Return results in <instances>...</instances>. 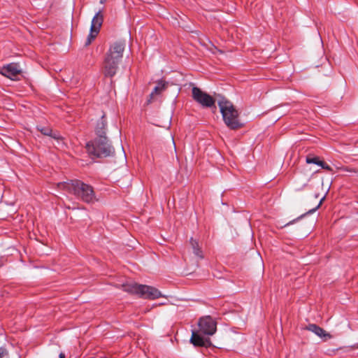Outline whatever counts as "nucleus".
<instances>
[{
    "instance_id": "17",
    "label": "nucleus",
    "mask_w": 358,
    "mask_h": 358,
    "mask_svg": "<svg viewBox=\"0 0 358 358\" xmlns=\"http://www.w3.org/2000/svg\"><path fill=\"white\" fill-rule=\"evenodd\" d=\"M166 88V83L159 81L157 85L154 87L152 92L150 93V98L152 99L155 94H159L162 92Z\"/></svg>"
},
{
    "instance_id": "2",
    "label": "nucleus",
    "mask_w": 358,
    "mask_h": 358,
    "mask_svg": "<svg viewBox=\"0 0 358 358\" xmlns=\"http://www.w3.org/2000/svg\"><path fill=\"white\" fill-rule=\"evenodd\" d=\"M124 50V44L121 42H116L110 46L103 64L105 76L111 78L116 74Z\"/></svg>"
},
{
    "instance_id": "7",
    "label": "nucleus",
    "mask_w": 358,
    "mask_h": 358,
    "mask_svg": "<svg viewBox=\"0 0 358 358\" xmlns=\"http://www.w3.org/2000/svg\"><path fill=\"white\" fill-rule=\"evenodd\" d=\"M198 325L199 331L205 335L212 336L217 330V322L211 316L207 315L199 319Z\"/></svg>"
},
{
    "instance_id": "21",
    "label": "nucleus",
    "mask_w": 358,
    "mask_h": 358,
    "mask_svg": "<svg viewBox=\"0 0 358 358\" xmlns=\"http://www.w3.org/2000/svg\"><path fill=\"white\" fill-rule=\"evenodd\" d=\"M106 1H107V0H100L99 1L101 4H104Z\"/></svg>"
},
{
    "instance_id": "20",
    "label": "nucleus",
    "mask_w": 358,
    "mask_h": 358,
    "mask_svg": "<svg viewBox=\"0 0 358 358\" xmlns=\"http://www.w3.org/2000/svg\"><path fill=\"white\" fill-rule=\"evenodd\" d=\"M59 358H65V355L63 352H61L59 355Z\"/></svg>"
},
{
    "instance_id": "8",
    "label": "nucleus",
    "mask_w": 358,
    "mask_h": 358,
    "mask_svg": "<svg viewBox=\"0 0 358 358\" xmlns=\"http://www.w3.org/2000/svg\"><path fill=\"white\" fill-rule=\"evenodd\" d=\"M21 72L20 66L16 63L8 64L0 69V73L12 80H17V77Z\"/></svg>"
},
{
    "instance_id": "18",
    "label": "nucleus",
    "mask_w": 358,
    "mask_h": 358,
    "mask_svg": "<svg viewBox=\"0 0 358 358\" xmlns=\"http://www.w3.org/2000/svg\"><path fill=\"white\" fill-rule=\"evenodd\" d=\"M98 34H99V31L97 30H94L92 29H90V31L87 36V38L85 43V45L87 46L90 44H91V43L92 42V41L94 40V38H96V36H97Z\"/></svg>"
},
{
    "instance_id": "6",
    "label": "nucleus",
    "mask_w": 358,
    "mask_h": 358,
    "mask_svg": "<svg viewBox=\"0 0 358 358\" xmlns=\"http://www.w3.org/2000/svg\"><path fill=\"white\" fill-rule=\"evenodd\" d=\"M193 99L203 107L210 108L215 106V99L200 88L194 87L192 90Z\"/></svg>"
},
{
    "instance_id": "11",
    "label": "nucleus",
    "mask_w": 358,
    "mask_h": 358,
    "mask_svg": "<svg viewBox=\"0 0 358 358\" xmlns=\"http://www.w3.org/2000/svg\"><path fill=\"white\" fill-rule=\"evenodd\" d=\"M37 129L40 131L43 135L51 136L54 139L57 140L59 144L60 141H62L59 134L57 133H52V129L49 127L38 126Z\"/></svg>"
},
{
    "instance_id": "19",
    "label": "nucleus",
    "mask_w": 358,
    "mask_h": 358,
    "mask_svg": "<svg viewBox=\"0 0 358 358\" xmlns=\"http://www.w3.org/2000/svg\"><path fill=\"white\" fill-rule=\"evenodd\" d=\"M0 358H8V351L2 347H0Z\"/></svg>"
},
{
    "instance_id": "3",
    "label": "nucleus",
    "mask_w": 358,
    "mask_h": 358,
    "mask_svg": "<svg viewBox=\"0 0 358 358\" xmlns=\"http://www.w3.org/2000/svg\"><path fill=\"white\" fill-rule=\"evenodd\" d=\"M225 124L231 129H236L242 127L239 120L238 111L235 108L233 103L221 97L217 101Z\"/></svg>"
},
{
    "instance_id": "9",
    "label": "nucleus",
    "mask_w": 358,
    "mask_h": 358,
    "mask_svg": "<svg viewBox=\"0 0 358 358\" xmlns=\"http://www.w3.org/2000/svg\"><path fill=\"white\" fill-rule=\"evenodd\" d=\"M190 342L194 345V346H199V347H208L210 345V341L208 338H204L199 334H198L196 332L193 331Z\"/></svg>"
},
{
    "instance_id": "12",
    "label": "nucleus",
    "mask_w": 358,
    "mask_h": 358,
    "mask_svg": "<svg viewBox=\"0 0 358 358\" xmlns=\"http://www.w3.org/2000/svg\"><path fill=\"white\" fill-rule=\"evenodd\" d=\"M103 17L101 14V10H99L92 20L91 27L94 30H97L99 32L100 27L103 23Z\"/></svg>"
},
{
    "instance_id": "15",
    "label": "nucleus",
    "mask_w": 358,
    "mask_h": 358,
    "mask_svg": "<svg viewBox=\"0 0 358 358\" xmlns=\"http://www.w3.org/2000/svg\"><path fill=\"white\" fill-rule=\"evenodd\" d=\"M190 243L192 245L194 254L196 257H198L199 258L203 259V254H202V251L199 248L198 242L196 240H194L192 238H191Z\"/></svg>"
},
{
    "instance_id": "16",
    "label": "nucleus",
    "mask_w": 358,
    "mask_h": 358,
    "mask_svg": "<svg viewBox=\"0 0 358 358\" xmlns=\"http://www.w3.org/2000/svg\"><path fill=\"white\" fill-rule=\"evenodd\" d=\"M324 199V196L320 199L319 203L315 208L309 210L306 213L301 215V216L297 217L296 220H293L292 221L287 222V224H285V227L289 226V225L293 224L296 220H300L301 218L303 217L306 214H313V213H315L320 208V206H321Z\"/></svg>"
},
{
    "instance_id": "10",
    "label": "nucleus",
    "mask_w": 358,
    "mask_h": 358,
    "mask_svg": "<svg viewBox=\"0 0 358 358\" xmlns=\"http://www.w3.org/2000/svg\"><path fill=\"white\" fill-rule=\"evenodd\" d=\"M106 125L107 122L105 119V115H103L101 117V119L97 122L96 128H95V132L96 134V138H102V137H106Z\"/></svg>"
},
{
    "instance_id": "4",
    "label": "nucleus",
    "mask_w": 358,
    "mask_h": 358,
    "mask_svg": "<svg viewBox=\"0 0 358 358\" xmlns=\"http://www.w3.org/2000/svg\"><path fill=\"white\" fill-rule=\"evenodd\" d=\"M86 148L90 155L97 158L110 157L115 152L107 137L95 138L87 143Z\"/></svg>"
},
{
    "instance_id": "14",
    "label": "nucleus",
    "mask_w": 358,
    "mask_h": 358,
    "mask_svg": "<svg viewBox=\"0 0 358 358\" xmlns=\"http://www.w3.org/2000/svg\"><path fill=\"white\" fill-rule=\"evenodd\" d=\"M307 329L313 332L320 338L328 337L330 338L331 337L329 334L325 333V331L322 328L315 324H309L307 327Z\"/></svg>"
},
{
    "instance_id": "1",
    "label": "nucleus",
    "mask_w": 358,
    "mask_h": 358,
    "mask_svg": "<svg viewBox=\"0 0 358 358\" xmlns=\"http://www.w3.org/2000/svg\"><path fill=\"white\" fill-rule=\"evenodd\" d=\"M57 187L64 194H73L77 199L85 203H91L96 201L93 187L81 180L61 182L57 184Z\"/></svg>"
},
{
    "instance_id": "13",
    "label": "nucleus",
    "mask_w": 358,
    "mask_h": 358,
    "mask_svg": "<svg viewBox=\"0 0 358 358\" xmlns=\"http://www.w3.org/2000/svg\"><path fill=\"white\" fill-rule=\"evenodd\" d=\"M306 162L307 164H314L321 166L324 169L330 170V166L327 164L320 160V158L318 157L308 155L306 157Z\"/></svg>"
},
{
    "instance_id": "5",
    "label": "nucleus",
    "mask_w": 358,
    "mask_h": 358,
    "mask_svg": "<svg viewBox=\"0 0 358 358\" xmlns=\"http://www.w3.org/2000/svg\"><path fill=\"white\" fill-rule=\"evenodd\" d=\"M124 290L148 299H155L164 296L161 292L154 287L136 283L124 285Z\"/></svg>"
}]
</instances>
